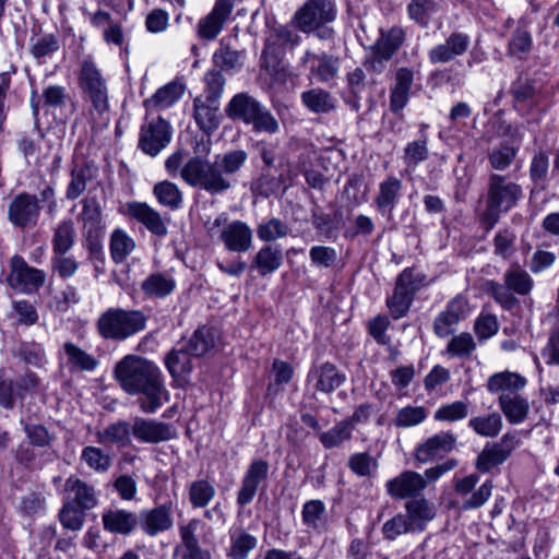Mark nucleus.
<instances>
[{
    "label": "nucleus",
    "instance_id": "nucleus-46",
    "mask_svg": "<svg viewBox=\"0 0 559 559\" xmlns=\"http://www.w3.org/2000/svg\"><path fill=\"white\" fill-rule=\"evenodd\" d=\"M304 105L317 114L329 112L335 107V98L326 91L312 88L301 94Z\"/></svg>",
    "mask_w": 559,
    "mask_h": 559
},
{
    "label": "nucleus",
    "instance_id": "nucleus-28",
    "mask_svg": "<svg viewBox=\"0 0 559 559\" xmlns=\"http://www.w3.org/2000/svg\"><path fill=\"white\" fill-rule=\"evenodd\" d=\"M402 188V181L394 176H388L379 183V190L373 200L379 213L392 216L393 210L401 199Z\"/></svg>",
    "mask_w": 559,
    "mask_h": 559
},
{
    "label": "nucleus",
    "instance_id": "nucleus-57",
    "mask_svg": "<svg viewBox=\"0 0 559 559\" xmlns=\"http://www.w3.org/2000/svg\"><path fill=\"white\" fill-rule=\"evenodd\" d=\"M83 508L66 501L59 512V519L62 526L71 531H80L85 522V512Z\"/></svg>",
    "mask_w": 559,
    "mask_h": 559
},
{
    "label": "nucleus",
    "instance_id": "nucleus-42",
    "mask_svg": "<svg viewBox=\"0 0 559 559\" xmlns=\"http://www.w3.org/2000/svg\"><path fill=\"white\" fill-rule=\"evenodd\" d=\"M135 241L121 228H116L110 235V257L116 264L123 263L134 251Z\"/></svg>",
    "mask_w": 559,
    "mask_h": 559
},
{
    "label": "nucleus",
    "instance_id": "nucleus-20",
    "mask_svg": "<svg viewBox=\"0 0 559 559\" xmlns=\"http://www.w3.org/2000/svg\"><path fill=\"white\" fill-rule=\"evenodd\" d=\"M299 36L294 38L293 33L284 26L274 28L266 39L262 51V66L266 70H275L287 45H298Z\"/></svg>",
    "mask_w": 559,
    "mask_h": 559
},
{
    "label": "nucleus",
    "instance_id": "nucleus-60",
    "mask_svg": "<svg viewBox=\"0 0 559 559\" xmlns=\"http://www.w3.org/2000/svg\"><path fill=\"white\" fill-rule=\"evenodd\" d=\"M324 513L325 504L321 500H309L302 507V523L309 528L319 530L322 526Z\"/></svg>",
    "mask_w": 559,
    "mask_h": 559
},
{
    "label": "nucleus",
    "instance_id": "nucleus-17",
    "mask_svg": "<svg viewBox=\"0 0 559 559\" xmlns=\"http://www.w3.org/2000/svg\"><path fill=\"white\" fill-rule=\"evenodd\" d=\"M471 45V37L463 32H452L443 43L433 46L428 51L432 64L448 63L464 56Z\"/></svg>",
    "mask_w": 559,
    "mask_h": 559
},
{
    "label": "nucleus",
    "instance_id": "nucleus-29",
    "mask_svg": "<svg viewBox=\"0 0 559 559\" xmlns=\"http://www.w3.org/2000/svg\"><path fill=\"white\" fill-rule=\"evenodd\" d=\"M64 492L68 493L69 502L83 508V510H92L98 503L94 486L74 475L66 479Z\"/></svg>",
    "mask_w": 559,
    "mask_h": 559
},
{
    "label": "nucleus",
    "instance_id": "nucleus-26",
    "mask_svg": "<svg viewBox=\"0 0 559 559\" xmlns=\"http://www.w3.org/2000/svg\"><path fill=\"white\" fill-rule=\"evenodd\" d=\"M138 513L119 508L106 509L102 514L104 530L118 535H130L139 526Z\"/></svg>",
    "mask_w": 559,
    "mask_h": 559
},
{
    "label": "nucleus",
    "instance_id": "nucleus-34",
    "mask_svg": "<svg viewBox=\"0 0 559 559\" xmlns=\"http://www.w3.org/2000/svg\"><path fill=\"white\" fill-rule=\"evenodd\" d=\"M405 515L414 532H423L436 516L435 507L425 498L412 499L405 503Z\"/></svg>",
    "mask_w": 559,
    "mask_h": 559
},
{
    "label": "nucleus",
    "instance_id": "nucleus-56",
    "mask_svg": "<svg viewBox=\"0 0 559 559\" xmlns=\"http://www.w3.org/2000/svg\"><path fill=\"white\" fill-rule=\"evenodd\" d=\"M243 52L231 49L228 45L221 43L219 48L213 55L215 67L224 71H231L242 66Z\"/></svg>",
    "mask_w": 559,
    "mask_h": 559
},
{
    "label": "nucleus",
    "instance_id": "nucleus-52",
    "mask_svg": "<svg viewBox=\"0 0 559 559\" xmlns=\"http://www.w3.org/2000/svg\"><path fill=\"white\" fill-rule=\"evenodd\" d=\"M257 538L245 532L236 531L230 536V548L228 556L231 559H246L249 552L255 548Z\"/></svg>",
    "mask_w": 559,
    "mask_h": 559
},
{
    "label": "nucleus",
    "instance_id": "nucleus-49",
    "mask_svg": "<svg viewBox=\"0 0 559 559\" xmlns=\"http://www.w3.org/2000/svg\"><path fill=\"white\" fill-rule=\"evenodd\" d=\"M519 147L510 144H500L489 150L487 158L490 167L496 171L507 170L515 160Z\"/></svg>",
    "mask_w": 559,
    "mask_h": 559
},
{
    "label": "nucleus",
    "instance_id": "nucleus-31",
    "mask_svg": "<svg viewBox=\"0 0 559 559\" xmlns=\"http://www.w3.org/2000/svg\"><path fill=\"white\" fill-rule=\"evenodd\" d=\"M526 385V379L511 371H501L493 373L487 380L486 388L492 394L515 395Z\"/></svg>",
    "mask_w": 559,
    "mask_h": 559
},
{
    "label": "nucleus",
    "instance_id": "nucleus-14",
    "mask_svg": "<svg viewBox=\"0 0 559 559\" xmlns=\"http://www.w3.org/2000/svg\"><path fill=\"white\" fill-rule=\"evenodd\" d=\"M457 438L451 431L436 433L419 443L414 457L419 463H428L436 459H442L456 448Z\"/></svg>",
    "mask_w": 559,
    "mask_h": 559
},
{
    "label": "nucleus",
    "instance_id": "nucleus-15",
    "mask_svg": "<svg viewBox=\"0 0 559 559\" xmlns=\"http://www.w3.org/2000/svg\"><path fill=\"white\" fill-rule=\"evenodd\" d=\"M132 435L140 442L156 444L175 439L177 431L170 424L135 417L132 424Z\"/></svg>",
    "mask_w": 559,
    "mask_h": 559
},
{
    "label": "nucleus",
    "instance_id": "nucleus-18",
    "mask_svg": "<svg viewBox=\"0 0 559 559\" xmlns=\"http://www.w3.org/2000/svg\"><path fill=\"white\" fill-rule=\"evenodd\" d=\"M139 526L142 532L155 537L169 531L174 526L173 506L164 503L151 509H144L138 514Z\"/></svg>",
    "mask_w": 559,
    "mask_h": 559
},
{
    "label": "nucleus",
    "instance_id": "nucleus-51",
    "mask_svg": "<svg viewBox=\"0 0 559 559\" xmlns=\"http://www.w3.org/2000/svg\"><path fill=\"white\" fill-rule=\"evenodd\" d=\"M81 460L93 471L106 473L112 465L111 456L100 448L87 445L81 452Z\"/></svg>",
    "mask_w": 559,
    "mask_h": 559
},
{
    "label": "nucleus",
    "instance_id": "nucleus-50",
    "mask_svg": "<svg viewBox=\"0 0 559 559\" xmlns=\"http://www.w3.org/2000/svg\"><path fill=\"white\" fill-rule=\"evenodd\" d=\"M215 493L214 485L207 479H197L189 486V501L193 508H205Z\"/></svg>",
    "mask_w": 559,
    "mask_h": 559
},
{
    "label": "nucleus",
    "instance_id": "nucleus-35",
    "mask_svg": "<svg viewBox=\"0 0 559 559\" xmlns=\"http://www.w3.org/2000/svg\"><path fill=\"white\" fill-rule=\"evenodd\" d=\"M97 168L90 163L74 164L71 169V180L67 187L66 198L76 200L86 190L87 182L97 176Z\"/></svg>",
    "mask_w": 559,
    "mask_h": 559
},
{
    "label": "nucleus",
    "instance_id": "nucleus-6",
    "mask_svg": "<svg viewBox=\"0 0 559 559\" xmlns=\"http://www.w3.org/2000/svg\"><path fill=\"white\" fill-rule=\"evenodd\" d=\"M146 323L147 317L141 310L109 308L97 319L96 329L103 338L121 342L144 331Z\"/></svg>",
    "mask_w": 559,
    "mask_h": 559
},
{
    "label": "nucleus",
    "instance_id": "nucleus-2",
    "mask_svg": "<svg viewBox=\"0 0 559 559\" xmlns=\"http://www.w3.org/2000/svg\"><path fill=\"white\" fill-rule=\"evenodd\" d=\"M112 377L124 393L142 396L139 405L145 414H154L169 400L159 368L142 356L122 357L114 366Z\"/></svg>",
    "mask_w": 559,
    "mask_h": 559
},
{
    "label": "nucleus",
    "instance_id": "nucleus-61",
    "mask_svg": "<svg viewBox=\"0 0 559 559\" xmlns=\"http://www.w3.org/2000/svg\"><path fill=\"white\" fill-rule=\"evenodd\" d=\"M427 418V411L423 406H406L401 408L395 418L394 425L400 428L413 427L421 424Z\"/></svg>",
    "mask_w": 559,
    "mask_h": 559
},
{
    "label": "nucleus",
    "instance_id": "nucleus-44",
    "mask_svg": "<svg viewBox=\"0 0 559 559\" xmlns=\"http://www.w3.org/2000/svg\"><path fill=\"white\" fill-rule=\"evenodd\" d=\"M468 426L478 436L485 438H495L502 430V416L497 412H492L487 415L476 416L469 419Z\"/></svg>",
    "mask_w": 559,
    "mask_h": 559
},
{
    "label": "nucleus",
    "instance_id": "nucleus-11",
    "mask_svg": "<svg viewBox=\"0 0 559 559\" xmlns=\"http://www.w3.org/2000/svg\"><path fill=\"white\" fill-rule=\"evenodd\" d=\"M171 139L169 123L158 117L141 127L139 147L151 156H156Z\"/></svg>",
    "mask_w": 559,
    "mask_h": 559
},
{
    "label": "nucleus",
    "instance_id": "nucleus-59",
    "mask_svg": "<svg viewBox=\"0 0 559 559\" xmlns=\"http://www.w3.org/2000/svg\"><path fill=\"white\" fill-rule=\"evenodd\" d=\"M204 95L203 98H207L213 103L219 102L226 80L219 70L213 69L205 73L204 75Z\"/></svg>",
    "mask_w": 559,
    "mask_h": 559
},
{
    "label": "nucleus",
    "instance_id": "nucleus-13",
    "mask_svg": "<svg viewBox=\"0 0 559 559\" xmlns=\"http://www.w3.org/2000/svg\"><path fill=\"white\" fill-rule=\"evenodd\" d=\"M200 525V520L192 519L179 527L180 542L174 548L173 559H212L211 552L199 545Z\"/></svg>",
    "mask_w": 559,
    "mask_h": 559
},
{
    "label": "nucleus",
    "instance_id": "nucleus-62",
    "mask_svg": "<svg viewBox=\"0 0 559 559\" xmlns=\"http://www.w3.org/2000/svg\"><path fill=\"white\" fill-rule=\"evenodd\" d=\"M515 234L510 229L499 230L493 237V253L504 260L510 259L515 249Z\"/></svg>",
    "mask_w": 559,
    "mask_h": 559
},
{
    "label": "nucleus",
    "instance_id": "nucleus-27",
    "mask_svg": "<svg viewBox=\"0 0 559 559\" xmlns=\"http://www.w3.org/2000/svg\"><path fill=\"white\" fill-rule=\"evenodd\" d=\"M345 374L331 362L313 366L308 373V381L314 383L317 391L331 393L345 381Z\"/></svg>",
    "mask_w": 559,
    "mask_h": 559
},
{
    "label": "nucleus",
    "instance_id": "nucleus-24",
    "mask_svg": "<svg viewBox=\"0 0 559 559\" xmlns=\"http://www.w3.org/2000/svg\"><path fill=\"white\" fill-rule=\"evenodd\" d=\"M127 215L143 224L150 233L164 237L167 235V223L158 211L144 202H130L127 204Z\"/></svg>",
    "mask_w": 559,
    "mask_h": 559
},
{
    "label": "nucleus",
    "instance_id": "nucleus-25",
    "mask_svg": "<svg viewBox=\"0 0 559 559\" xmlns=\"http://www.w3.org/2000/svg\"><path fill=\"white\" fill-rule=\"evenodd\" d=\"M225 248L233 252H246L252 246V230L241 221L225 224L219 231Z\"/></svg>",
    "mask_w": 559,
    "mask_h": 559
},
{
    "label": "nucleus",
    "instance_id": "nucleus-38",
    "mask_svg": "<svg viewBox=\"0 0 559 559\" xmlns=\"http://www.w3.org/2000/svg\"><path fill=\"white\" fill-rule=\"evenodd\" d=\"M185 92L182 83L173 81L159 87L154 95L144 102V107L147 110H159L173 106Z\"/></svg>",
    "mask_w": 559,
    "mask_h": 559
},
{
    "label": "nucleus",
    "instance_id": "nucleus-40",
    "mask_svg": "<svg viewBox=\"0 0 559 559\" xmlns=\"http://www.w3.org/2000/svg\"><path fill=\"white\" fill-rule=\"evenodd\" d=\"M504 285L508 289L518 295H528L534 286L532 276L518 263H512L503 276Z\"/></svg>",
    "mask_w": 559,
    "mask_h": 559
},
{
    "label": "nucleus",
    "instance_id": "nucleus-39",
    "mask_svg": "<svg viewBox=\"0 0 559 559\" xmlns=\"http://www.w3.org/2000/svg\"><path fill=\"white\" fill-rule=\"evenodd\" d=\"M132 426L128 421L119 420L117 423L108 425L103 430H98L95 433L96 441L103 445L115 444L118 448H126L130 445V432Z\"/></svg>",
    "mask_w": 559,
    "mask_h": 559
},
{
    "label": "nucleus",
    "instance_id": "nucleus-55",
    "mask_svg": "<svg viewBox=\"0 0 559 559\" xmlns=\"http://www.w3.org/2000/svg\"><path fill=\"white\" fill-rule=\"evenodd\" d=\"M289 226L280 218H270L257 226V236L261 241L273 242L289 234Z\"/></svg>",
    "mask_w": 559,
    "mask_h": 559
},
{
    "label": "nucleus",
    "instance_id": "nucleus-63",
    "mask_svg": "<svg viewBox=\"0 0 559 559\" xmlns=\"http://www.w3.org/2000/svg\"><path fill=\"white\" fill-rule=\"evenodd\" d=\"M348 467L354 474L367 477L377 469L378 462L367 452L355 453L348 460Z\"/></svg>",
    "mask_w": 559,
    "mask_h": 559
},
{
    "label": "nucleus",
    "instance_id": "nucleus-5",
    "mask_svg": "<svg viewBox=\"0 0 559 559\" xmlns=\"http://www.w3.org/2000/svg\"><path fill=\"white\" fill-rule=\"evenodd\" d=\"M336 17L334 0H307L295 13L296 28L314 34L321 40H332L334 29L329 26Z\"/></svg>",
    "mask_w": 559,
    "mask_h": 559
},
{
    "label": "nucleus",
    "instance_id": "nucleus-33",
    "mask_svg": "<svg viewBox=\"0 0 559 559\" xmlns=\"http://www.w3.org/2000/svg\"><path fill=\"white\" fill-rule=\"evenodd\" d=\"M188 346L185 344L179 348L171 349L165 357V365L170 376L176 381L186 382L188 376L193 369L191 357Z\"/></svg>",
    "mask_w": 559,
    "mask_h": 559
},
{
    "label": "nucleus",
    "instance_id": "nucleus-12",
    "mask_svg": "<svg viewBox=\"0 0 559 559\" xmlns=\"http://www.w3.org/2000/svg\"><path fill=\"white\" fill-rule=\"evenodd\" d=\"M45 282V273L29 266L20 255L11 259V272L8 276L9 285L19 292L29 293L37 289Z\"/></svg>",
    "mask_w": 559,
    "mask_h": 559
},
{
    "label": "nucleus",
    "instance_id": "nucleus-37",
    "mask_svg": "<svg viewBox=\"0 0 559 559\" xmlns=\"http://www.w3.org/2000/svg\"><path fill=\"white\" fill-rule=\"evenodd\" d=\"M499 407L511 425H519L525 421L530 413V402L520 393L498 397Z\"/></svg>",
    "mask_w": 559,
    "mask_h": 559
},
{
    "label": "nucleus",
    "instance_id": "nucleus-9",
    "mask_svg": "<svg viewBox=\"0 0 559 559\" xmlns=\"http://www.w3.org/2000/svg\"><path fill=\"white\" fill-rule=\"evenodd\" d=\"M520 444L521 439L518 432L504 433L499 441L484 447L476 459L475 467L481 473L489 472L503 464Z\"/></svg>",
    "mask_w": 559,
    "mask_h": 559
},
{
    "label": "nucleus",
    "instance_id": "nucleus-64",
    "mask_svg": "<svg viewBox=\"0 0 559 559\" xmlns=\"http://www.w3.org/2000/svg\"><path fill=\"white\" fill-rule=\"evenodd\" d=\"M476 349V343L471 333H461L453 336L447 346V352L452 356L467 357Z\"/></svg>",
    "mask_w": 559,
    "mask_h": 559
},
{
    "label": "nucleus",
    "instance_id": "nucleus-16",
    "mask_svg": "<svg viewBox=\"0 0 559 559\" xmlns=\"http://www.w3.org/2000/svg\"><path fill=\"white\" fill-rule=\"evenodd\" d=\"M416 289L413 273L404 270L397 277L393 295L386 300V306L394 319L406 316Z\"/></svg>",
    "mask_w": 559,
    "mask_h": 559
},
{
    "label": "nucleus",
    "instance_id": "nucleus-30",
    "mask_svg": "<svg viewBox=\"0 0 559 559\" xmlns=\"http://www.w3.org/2000/svg\"><path fill=\"white\" fill-rule=\"evenodd\" d=\"M284 262V253L276 245H264L254 254L250 267L262 277L281 269Z\"/></svg>",
    "mask_w": 559,
    "mask_h": 559
},
{
    "label": "nucleus",
    "instance_id": "nucleus-32",
    "mask_svg": "<svg viewBox=\"0 0 559 559\" xmlns=\"http://www.w3.org/2000/svg\"><path fill=\"white\" fill-rule=\"evenodd\" d=\"M414 81V72L408 68H400L395 73V83L390 92V109L397 114L408 103L409 91Z\"/></svg>",
    "mask_w": 559,
    "mask_h": 559
},
{
    "label": "nucleus",
    "instance_id": "nucleus-58",
    "mask_svg": "<svg viewBox=\"0 0 559 559\" xmlns=\"http://www.w3.org/2000/svg\"><path fill=\"white\" fill-rule=\"evenodd\" d=\"M310 72L321 82L333 80L338 72V59L332 55L321 53L318 62L311 64Z\"/></svg>",
    "mask_w": 559,
    "mask_h": 559
},
{
    "label": "nucleus",
    "instance_id": "nucleus-10",
    "mask_svg": "<svg viewBox=\"0 0 559 559\" xmlns=\"http://www.w3.org/2000/svg\"><path fill=\"white\" fill-rule=\"evenodd\" d=\"M41 205L38 197L28 192L16 194L8 206L9 222L19 228H33L37 225Z\"/></svg>",
    "mask_w": 559,
    "mask_h": 559
},
{
    "label": "nucleus",
    "instance_id": "nucleus-21",
    "mask_svg": "<svg viewBox=\"0 0 559 559\" xmlns=\"http://www.w3.org/2000/svg\"><path fill=\"white\" fill-rule=\"evenodd\" d=\"M385 487L388 493L394 499H418L417 497L427 487V480L417 472L404 471L390 479Z\"/></svg>",
    "mask_w": 559,
    "mask_h": 559
},
{
    "label": "nucleus",
    "instance_id": "nucleus-3",
    "mask_svg": "<svg viewBox=\"0 0 559 559\" xmlns=\"http://www.w3.org/2000/svg\"><path fill=\"white\" fill-rule=\"evenodd\" d=\"M522 198L521 185L504 175L491 173L487 180L486 207L480 216L486 230L493 228L501 214L515 207Z\"/></svg>",
    "mask_w": 559,
    "mask_h": 559
},
{
    "label": "nucleus",
    "instance_id": "nucleus-22",
    "mask_svg": "<svg viewBox=\"0 0 559 559\" xmlns=\"http://www.w3.org/2000/svg\"><path fill=\"white\" fill-rule=\"evenodd\" d=\"M233 8V0H216L213 10L198 23L199 37L206 40L215 39L231 14Z\"/></svg>",
    "mask_w": 559,
    "mask_h": 559
},
{
    "label": "nucleus",
    "instance_id": "nucleus-54",
    "mask_svg": "<svg viewBox=\"0 0 559 559\" xmlns=\"http://www.w3.org/2000/svg\"><path fill=\"white\" fill-rule=\"evenodd\" d=\"M353 429L350 425L342 420L328 431L320 432L319 440L325 449L341 447L345 441L352 438Z\"/></svg>",
    "mask_w": 559,
    "mask_h": 559
},
{
    "label": "nucleus",
    "instance_id": "nucleus-48",
    "mask_svg": "<svg viewBox=\"0 0 559 559\" xmlns=\"http://www.w3.org/2000/svg\"><path fill=\"white\" fill-rule=\"evenodd\" d=\"M64 353L68 357V365L71 369L80 371H94L98 366V360L71 342L63 345Z\"/></svg>",
    "mask_w": 559,
    "mask_h": 559
},
{
    "label": "nucleus",
    "instance_id": "nucleus-53",
    "mask_svg": "<svg viewBox=\"0 0 559 559\" xmlns=\"http://www.w3.org/2000/svg\"><path fill=\"white\" fill-rule=\"evenodd\" d=\"M404 41V32L400 27L391 28L383 34L372 49L382 55L383 59H391Z\"/></svg>",
    "mask_w": 559,
    "mask_h": 559
},
{
    "label": "nucleus",
    "instance_id": "nucleus-43",
    "mask_svg": "<svg viewBox=\"0 0 559 559\" xmlns=\"http://www.w3.org/2000/svg\"><path fill=\"white\" fill-rule=\"evenodd\" d=\"M217 331L211 326L199 328L186 344L193 357H202L209 353L216 343Z\"/></svg>",
    "mask_w": 559,
    "mask_h": 559
},
{
    "label": "nucleus",
    "instance_id": "nucleus-8",
    "mask_svg": "<svg viewBox=\"0 0 559 559\" xmlns=\"http://www.w3.org/2000/svg\"><path fill=\"white\" fill-rule=\"evenodd\" d=\"M81 223L82 237L91 254L102 250L100 238L104 231L103 207L96 195L91 192L82 200V211L78 216Z\"/></svg>",
    "mask_w": 559,
    "mask_h": 559
},
{
    "label": "nucleus",
    "instance_id": "nucleus-47",
    "mask_svg": "<svg viewBox=\"0 0 559 559\" xmlns=\"http://www.w3.org/2000/svg\"><path fill=\"white\" fill-rule=\"evenodd\" d=\"M75 227L72 219H64L59 223L52 237V248L55 254H66L74 245Z\"/></svg>",
    "mask_w": 559,
    "mask_h": 559
},
{
    "label": "nucleus",
    "instance_id": "nucleus-7",
    "mask_svg": "<svg viewBox=\"0 0 559 559\" xmlns=\"http://www.w3.org/2000/svg\"><path fill=\"white\" fill-rule=\"evenodd\" d=\"M78 84L83 98L91 103L93 110L99 115L108 110L107 82L94 61L84 60L81 63Z\"/></svg>",
    "mask_w": 559,
    "mask_h": 559
},
{
    "label": "nucleus",
    "instance_id": "nucleus-45",
    "mask_svg": "<svg viewBox=\"0 0 559 559\" xmlns=\"http://www.w3.org/2000/svg\"><path fill=\"white\" fill-rule=\"evenodd\" d=\"M153 193L160 205L173 211L178 210L183 201L179 187L168 180L157 182L153 188Z\"/></svg>",
    "mask_w": 559,
    "mask_h": 559
},
{
    "label": "nucleus",
    "instance_id": "nucleus-23",
    "mask_svg": "<svg viewBox=\"0 0 559 559\" xmlns=\"http://www.w3.org/2000/svg\"><path fill=\"white\" fill-rule=\"evenodd\" d=\"M269 469L270 465L264 460L259 459L251 462L242 477L241 486L237 493V503L240 507H245L253 500L259 485L266 480Z\"/></svg>",
    "mask_w": 559,
    "mask_h": 559
},
{
    "label": "nucleus",
    "instance_id": "nucleus-36",
    "mask_svg": "<svg viewBox=\"0 0 559 559\" xmlns=\"http://www.w3.org/2000/svg\"><path fill=\"white\" fill-rule=\"evenodd\" d=\"M219 102L213 103L203 96L193 100V117L197 124L206 133L212 132L218 127Z\"/></svg>",
    "mask_w": 559,
    "mask_h": 559
},
{
    "label": "nucleus",
    "instance_id": "nucleus-4",
    "mask_svg": "<svg viewBox=\"0 0 559 559\" xmlns=\"http://www.w3.org/2000/svg\"><path fill=\"white\" fill-rule=\"evenodd\" d=\"M225 112L231 120L251 126L254 132L275 134L280 130V123L273 114L247 92L234 95Z\"/></svg>",
    "mask_w": 559,
    "mask_h": 559
},
{
    "label": "nucleus",
    "instance_id": "nucleus-19",
    "mask_svg": "<svg viewBox=\"0 0 559 559\" xmlns=\"http://www.w3.org/2000/svg\"><path fill=\"white\" fill-rule=\"evenodd\" d=\"M478 481L479 476L477 474H469L456 480L454 485L455 492L462 497L468 496L463 500V510L478 509L483 507L490 498L493 488L492 481L486 480L481 486L478 487L477 490L473 492Z\"/></svg>",
    "mask_w": 559,
    "mask_h": 559
},
{
    "label": "nucleus",
    "instance_id": "nucleus-1",
    "mask_svg": "<svg viewBox=\"0 0 559 559\" xmlns=\"http://www.w3.org/2000/svg\"><path fill=\"white\" fill-rule=\"evenodd\" d=\"M247 159L246 151L233 150L216 155L214 160L198 155L183 163V153L177 151L166 159L165 168L170 176H180L188 186L216 195L233 187V177L240 171Z\"/></svg>",
    "mask_w": 559,
    "mask_h": 559
},
{
    "label": "nucleus",
    "instance_id": "nucleus-41",
    "mask_svg": "<svg viewBox=\"0 0 559 559\" xmlns=\"http://www.w3.org/2000/svg\"><path fill=\"white\" fill-rule=\"evenodd\" d=\"M176 287L173 276L165 273H153L141 284L142 292L148 297L164 298L170 295Z\"/></svg>",
    "mask_w": 559,
    "mask_h": 559
}]
</instances>
